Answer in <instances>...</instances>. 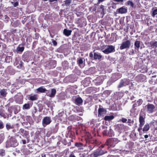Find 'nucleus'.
Segmentation results:
<instances>
[{"label": "nucleus", "instance_id": "nucleus-1", "mask_svg": "<svg viewBox=\"0 0 157 157\" xmlns=\"http://www.w3.org/2000/svg\"><path fill=\"white\" fill-rule=\"evenodd\" d=\"M84 138L86 141L85 145L88 147V150L89 151L92 150L96 145L100 143L99 140L93 138L88 132L85 133Z\"/></svg>", "mask_w": 157, "mask_h": 157}, {"label": "nucleus", "instance_id": "nucleus-2", "mask_svg": "<svg viewBox=\"0 0 157 157\" xmlns=\"http://www.w3.org/2000/svg\"><path fill=\"white\" fill-rule=\"evenodd\" d=\"M107 111L106 109L104 108L101 105H99V107L98 109V117H99L103 118H114L117 116L116 113H110L107 114Z\"/></svg>", "mask_w": 157, "mask_h": 157}, {"label": "nucleus", "instance_id": "nucleus-3", "mask_svg": "<svg viewBox=\"0 0 157 157\" xmlns=\"http://www.w3.org/2000/svg\"><path fill=\"white\" fill-rule=\"evenodd\" d=\"M101 128L103 129L102 134L103 136L110 137L114 136V132L110 127L109 128H108L107 127L103 125Z\"/></svg>", "mask_w": 157, "mask_h": 157}, {"label": "nucleus", "instance_id": "nucleus-4", "mask_svg": "<svg viewBox=\"0 0 157 157\" xmlns=\"http://www.w3.org/2000/svg\"><path fill=\"white\" fill-rule=\"evenodd\" d=\"M119 142V140L116 138H110L107 139L105 144L107 146H109L111 147H113Z\"/></svg>", "mask_w": 157, "mask_h": 157}, {"label": "nucleus", "instance_id": "nucleus-5", "mask_svg": "<svg viewBox=\"0 0 157 157\" xmlns=\"http://www.w3.org/2000/svg\"><path fill=\"white\" fill-rule=\"evenodd\" d=\"M132 102H134V103L133 105L132 108L130 110V114L131 115H133V113H134V111L136 110V109L135 108L141 105L143 102V101L142 99H139L137 101H133Z\"/></svg>", "mask_w": 157, "mask_h": 157}, {"label": "nucleus", "instance_id": "nucleus-6", "mask_svg": "<svg viewBox=\"0 0 157 157\" xmlns=\"http://www.w3.org/2000/svg\"><path fill=\"white\" fill-rule=\"evenodd\" d=\"M7 144L12 147L17 146L18 143L15 137H11L7 141Z\"/></svg>", "mask_w": 157, "mask_h": 157}, {"label": "nucleus", "instance_id": "nucleus-7", "mask_svg": "<svg viewBox=\"0 0 157 157\" xmlns=\"http://www.w3.org/2000/svg\"><path fill=\"white\" fill-rule=\"evenodd\" d=\"M131 45V42L129 40H127L123 42L120 47L121 50L125 48H128Z\"/></svg>", "mask_w": 157, "mask_h": 157}, {"label": "nucleus", "instance_id": "nucleus-8", "mask_svg": "<svg viewBox=\"0 0 157 157\" xmlns=\"http://www.w3.org/2000/svg\"><path fill=\"white\" fill-rule=\"evenodd\" d=\"M106 152H107V151H106L105 152L103 151L100 149H97L93 154L90 155V156L91 157H98L99 156H100L104 154Z\"/></svg>", "mask_w": 157, "mask_h": 157}, {"label": "nucleus", "instance_id": "nucleus-9", "mask_svg": "<svg viewBox=\"0 0 157 157\" xmlns=\"http://www.w3.org/2000/svg\"><path fill=\"white\" fill-rule=\"evenodd\" d=\"M104 78L102 76L98 77L95 79L93 80V82L95 85L96 86L101 85L103 82Z\"/></svg>", "mask_w": 157, "mask_h": 157}, {"label": "nucleus", "instance_id": "nucleus-10", "mask_svg": "<svg viewBox=\"0 0 157 157\" xmlns=\"http://www.w3.org/2000/svg\"><path fill=\"white\" fill-rule=\"evenodd\" d=\"M19 132L23 136H25V138L27 139L28 143H29V132L25 130L23 128H21L19 130Z\"/></svg>", "mask_w": 157, "mask_h": 157}, {"label": "nucleus", "instance_id": "nucleus-11", "mask_svg": "<svg viewBox=\"0 0 157 157\" xmlns=\"http://www.w3.org/2000/svg\"><path fill=\"white\" fill-rule=\"evenodd\" d=\"M107 48L103 51V52L105 54H108L115 51V47L112 45L108 46Z\"/></svg>", "mask_w": 157, "mask_h": 157}, {"label": "nucleus", "instance_id": "nucleus-12", "mask_svg": "<svg viewBox=\"0 0 157 157\" xmlns=\"http://www.w3.org/2000/svg\"><path fill=\"white\" fill-rule=\"evenodd\" d=\"M0 115L4 118H9L11 116L10 113L9 111L6 112L3 110H0Z\"/></svg>", "mask_w": 157, "mask_h": 157}, {"label": "nucleus", "instance_id": "nucleus-13", "mask_svg": "<svg viewBox=\"0 0 157 157\" xmlns=\"http://www.w3.org/2000/svg\"><path fill=\"white\" fill-rule=\"evenodd\" d=\"M97 89L94 87H90L87 88L86 91L87 94H94L97 92Z\"/></svg>", "mask_w": 157, "mask_h": 157}, {"label": "nucleus", "instance_id": "nucleus-14", "mask_svg": "<svg viewBox=\"0 0 157 157\" xmlns=\"http://www.w3.org/2000/svg\"><path fill=\"white\" fill-rule=\"evenodd\" d=\"M129 84V82L127 79L122 80L120 82L118 87L121 88L124 86L128 85Z\"/></svg>", "mask_w": 157, "mask_h": 157}, {"label": "nucleus", "instance_id": "nucleus-15", "mask_svg": "<svg viewBox=\"0 0 157 157\" xmlns=\"http://www.w3.org/2000/svg\"><path fill=\"white\" fill-rule=\"evenodd\" d=\"M147 110L149 113H153L155 108V107L153 104L148 103L146 106Z\"/></svg>", "mask_w": 157, "mask_h": 157}, {"label": "nucleus", "instance_id": "nucleus-16", "mask_svg": "<svg viewBox=\"0 0 157 157\" xmlns=\"http://www.w3.org/2000/svg\"><path fill=\"white\" fill-rule=\"evenodd\" d=\"M124 128V126L123 124H118L115 126V129L120 133L122 132V131Z\"/></svg>", "mask_w": 157, "mask_h": 157}, {"label": "nucleus", "instance_id": "nucleus-17", "mask_svg": "<svg viewBox=\"0 0 157 157\" xmlns=\"http://www.w3.org/2000/svg\"><path fill=\"white\" fill-rule=\"evenodd\" d=\"M105 6L102 5H101L98 8V11L100 13L102 16H103L105 14Z\"/></svg>", "mask_w": 157, "mask_h": 157}, {"label": "nucleus", "instance_id": "nucleus-18", "mask_svg": "<svg viewBox=\"0 0 157 157\" xmlns=\"http://www.w3.org/2000/svg\"><path fill=\"white\" fill-rule=\"evenodd\" d=\"M102 58H103L102 56L98 52H95L94 53V59L95 60H101Z\"/></svg>", "mask_w": 157, "mask_h": 157}, {"label": "nucleus", "instance_id": "nucleus-19", "mask_svg": "<svg viewBox=\"0 0 157 157\" xmlns=\"http://www.w3.org/2000/svg\"><path fill=\"white\" fill-rule=\"evenodd\" d=\"M51 122L50 118H43L42 121V124L44 127H45L49 124Z\"/></svg>", "mask_w": 157, "mask_h": 157}, {"label": "nucleus", "instance_id": "nucleus-20", "mask_svg": "<svg viewBox=\"0 0 157 157\" xmlns=\"http://www.w3.org/2000/svg\"><path fill=\"white\" fill-rule=\"evenodd\" d=\"M127 9L125 7H122L117 10V11L119 13L123 14L127 12Z\"/></svg>", "mask_w": 157, "mask_h": 157}, {"label": "nucleus", "instance_id": "nucleus-21", "mask_svg": "<svg viewBox=\"0 0 157 157\" xmlns=\"http://www.w3.org/2000/svg\"><path fill=\"white\" fill-rule=\"evenodd\" d=\"M28 98L29 100L32 101L36 100L38 99V96L37 94H30L29 95Z\"/></svg>", "mask_w": 157, "mask_h": 157}, {"label": "nucleus", "instance_id": "nucleus-22", "mask_svg": "<svg viewBox=\"0 0 157 157\" xmlns=\"http://www.w3.org/2000/svg\"><path fill=\"white\" fill-rule=\"evenodd\" d=\"M137 77L139 80L140 82H143L146 79V76L143 74H140L138 75Z\"/></svg>", "mask_w": 157, "mask_h": 157}, {"label": "nucleus", "instance_id": "nucleus-23", "mask_svg": "<svg viewBox=\"0 0 157 157\" xmlns=\"http://www.w3.org/2000/svg\"><path fill=\"white\" fill-rule=\"evenodd\" d=\"M21 44H19L18 46L16 48V51L17 53L19 54H21L24 51L25 49V47H21Z\"/></svg>", "mask_w": 157, "mask_h": 157}, {"label": "nucleus", "instance_id": "nucleus-24", "mask_svg": "<svg viewBox=\"0 0 157 157\" xmlns=\"http://www.w3.org/2000/svg\"><path fill=\"white\" fill-rule=\"evenodd\" d=\"M83 100L82 98L80 97L76 98L75 100V103L78 105H80L82 103Z\"/></svg>", "mask_w": 157, "mask_h": 157}, {"label": "nucleus", "instance_id": "nucleus-25", "mask_svg": "<svg viewBox=\"0 0 157 157\" xmlns=\"http://www.w3.org/2000/svg\"><path fill=\"white\" fill-rule=\"evenodd\" d=\"M36 90L37 92L40 93H44L47 91V90L44 87V86H42L39 87L38 88L36 89Z\"/></svg>", "mask_w": 157, "mask_h": 157}, {"label": "nucleus", "instance_id": "nucleus-26", "mask_svg": "<svg viewBox=\"0 0 157 157\" xmlns=\"http://www.w3.org/2000/svg\"><path fill=\"white\" fill-rule=\"evenodd\" d=\"M33 104V103H25L23 106V109H29L32 107Z\"/></svg>", "mask_w": 157, "mask_h": 157}, {"label": "nucleus", "instance_id": "nucleus-27", "mask_svg": "<svg viewBox=\"0 0 157 157\" xmlns=\"http://www.w3.org/2000/svg\"><path fill=\"white\" fill-rule=\"evenodd\" d=\"M67 136H69V137L72 139H75V133L71 130L68 131L67 133Z\"/></svg>", "mask_w": 157, "mask_h": 157}, {"label": "nucleus", "instance_id": "nucleus-28", "mask_svg": "<svg viewBox=\"0 0 157 157\" xmlns=\"http://www.w3.org/2000/svg\"><path fill=\"white\" fill-rule=\"evenodd\" d=\"M72 31L67 29H64L63 32L64 34L67 36H68L71 35Z\"/></svg>", "mask_w": 157, "mask_h": 157}, {"label": "nucleus", "instance_id": "nucleus-29", "mask_svg": "<svg viewBox=\"0 0 157 157\" xmlns=\"http://www.w3.org/2000/svg\"><path fill=\"white\" fill-rule=\"evenodd\" d=\"M91 132L94 136H100L98 134L97 130L96 128H94L93 129L91 130Z\"/></svg>", "mask_w": 157, "mask_h": 157}, {"label": "nucleus", "instance_id": "nucleus-30", "mask_svg": "<svg viewBox=\"0 0 157 157\" xmlns=\"http://www.w3.org/2000/svg\"><path fill=\"white\" fill-rule=\"evenodd\" d=\"M150 128V125L149 124H147L144 127V128L143 129V132L145 133Z\"/></svg>", "mask_w": 157, "mask_h": 157}, {"label": "nucleus", "instance_id": "nucleus-31", "mask_svg": "<svg viewBox=\"0 0 157 157\" xmlns=\"http://www.w3.org/2000/svg\"><path fill=\"white\" fill-rule=\"evenodd\" d=\"M7 94V93L5 89H2L0 90V94L2 97H6Z\"/></svg>", "mask_w": 157, "mask_h": 157}, {"label": "nucleus", "instance_id": "nucleus-32", "mask_svg": "<svg viewBox=\"0 0 157 157\" xmlns=\"http://www.w3.org/2000/svg\"><path fill=\"white\" fill-rule=\"evenodd\" d=\"M62 66L64 68L67 69L69 67V63L67 61H64L62 63Z\"/></svg>", "mask_w": 157, "mask_h": 157}, {"label": "nucleus", "instance_id": "nucleus-33", "mask_svg": "<svg viewBox=\"0 0 157 157\" xmlns=\"http://www.w3.org/2000/svg\"><path fill=\"white\" fill-rule=\"evenodd\" d=\"M97 7L96 6L94 5L90 7V10L93 13H96V12Z\"/></svg>", "mask_w": 157, "mask_h": 157}, {"label": "nucleus", "instance_id": "nucleus-34", "mask_svg": "<svg viewBox=\"0 0 157 157\" xmlns=\"http://www.w3.org/2000/svg\"><path fill=\"white\" fill-rule=\"evenodd\" d=\"M77 63L79 66L80 67H82L81 65L83 64V60L81 58L78 59Z\"/></svg>", "mask_w": 157, "mask_h": 157}, {"label": "nucleus", "instance_id": "nucleus-35", "mask_svg": "<svg viewBox=\"0 0 157 157\" xmlns=\"http://www.w3.org/2000/svg\"><path fill=\"white\" fill-rule=\"evenodd\" d=\"M144 118H139L140 127H142L145 124Z\"/></svg>", "mask_w": 157, "mask_h": 157}, {"label": "nucleus", "instance_id": "nucleus-36", "mask_svg": "<svg viewBox=\"0 0 157 157\" xmlns=\"http://www.w3.org/2000/svg\"><path fill=\"white\" fill-rule=\"evenodd\" d=\"M140 41L138 40H136L135 42L134 45L136 49H139L140 47Z\"/></svg>", "mask_w": 157, "mask_h": 157}, {"label": "nucleus", "instance_id": "nucleus-37", "mask_svg": "<svg viewBox=\"0 0 157 157\" xmlns=\"http://www.w3.org/2000/svg\"><path fill=\"white\" fill-rule=\"evenodd\" d=\"M56 93V90L55 89H52L51 90V93L50 96L51 97H54Z\"/></svg>", "mask_w": 157, "mask_h": 157}, {"label": "nucleus", "instance_id": "nucleus-38", "mask_svg": "<svg viewBox=\"0 0 157 157\" xmlns=\"http://www.w3.org/2000/svg\"><path fill=\"white\" fill-rule=\"evenodd\" d=\"M49 64L50 65L52 64L53 66L52 67V68H54L56 66V60H52L50 62V63H49Z\"/></svg>", "mask_w": 157, "mask_h": 157}, {"label": "nucleus", "instance_id": "nucleus-39", "mask_svg": "<svg viewBox=\"0 0 157 157\" xmlns=\"http://www.w3.org/2000/svg\"><path fill=\"white\" fill-rule=\"evenodd\" d=\"M151 14L153 17H154L157 14V9L153 10L151 12Z\"/></svg>", "mask_w": 157, "mask_h": 157}, {"label": "nucleus", "instance_id": "nucleus-40", "mask_svg": "<svg viewBox=\"0 0 157 157\" xmlns=\"http://www.w3.org/2000/svg\"><path fill=\"white\" fill-rule=\"evenodd\" d=\"M71 0H66L64 1V3L63 5L66 6H68L70 4L71 2Z\"/></svg>", "mask_w": 157, "mask_h": 157}, {"label": "nucleus", "instance_id": "nucleus-41", "mask_svg": "<svg viewBox=\"0 0 157 157\" xmlns=\"http://www.w3.org/2000/svg\"><path fill=\"white\" fill-rule=\"evenodd\" d=\"M83 145V144L80 142H76L75 144V146L78 147H82Z\"/></svg>", "mask_w": 157, "mask_h": 157}, {"label": "nucleus", "instance_id": "nucleus-42", "mask_svg": "<svg viewBox=\"0 0 157 157\" xmlns=\"http://www.w3.org/2000/svg\"><path fill=\"white\" fill-rule=\"evenodd\" d=\"M65 116V114L64 111H62L58 113V117H64Z\"/></svg>", "mask_w": 157, "mask_h": 157}, {"label": "nucleus", "instance_id": "nucleus-43", "mask_svg": "<svg viewBox=\"0 0 157 157\" xmlns=\"http://www.w3.org/2000/svg\"><path fill=\"white\" fill-rule=\"evenodd\" d=\"M127 5H130L132 8L134 7V4L133 2L131 1H128L127 2Z\"/></svg>", "mask_w": 157, "mask_h": 157}, {"label": "nucleus", "instance_id": "nucleus-44", "mask_svg": "<svg viewBox=\"0 0 157 157\" xmlns=\"http://www.w3.org/2000/svg\"><path fill=\"white\" fill-rule=\"evenodd\" d=\"M151 47L153 48H155L157 47V41L153 42L151 44Z\"/></svg>", "mask_w": 157, "mask_h": 157}, {"label": "nucleus", "instance_id": "nucleus-45", "mask_svg": "<svg viewBox=\"0 0 157 157\" xmlns=\"http://www.w3.org/2000/svg\"><path fill=\"white\" fill-rule=\"evenodd\" d=\"M6 127L8 130L13 128V125H11L10 124H6Z\"/></svg>", "mask_w": 157, "mask_h": 157}, {"label": "nucleus", "instance_id": "nucleus-46", "mask_svg": "<svg viewBox=\"0 0 157 157\" xmlns=\"http://www.w3.org/2000/svg\"><path fill=\"white\" fill-rule=\"evenodd\" d=\"M29 56V53L27 52H25L24 53L22 56L23 58L25 59L28 58Z\"/></svg>", "mask_w": 157, "mask_h": 157}, {"label": "nucleus", "instance_id": "nucleus-47", "mask_svg": "<svg viewBox=\"0 0 157 157\" xmlns=\"http://www.w3.org/2000/svg\"><path fill=\"white\" fill-rule=\"evenodd\" d=\"M5 155V150L3 149L0 150V156H3Z\"/></svg>", "mask_w": 157, "mask_h": 157}, {"label": "nucleus", "instance_id": "nucleus-48", "mask_svg": "<svg viewBox=\"0 0 157 157\" xmlns=\"http://www.w3.org/2000/svg\"><path fill=\"white\" fill-rule=\"evenodd\" d=\"M110 93L111 92L109 90H105L103 92L104 94H105V95H106V96H107L109 95L110 94Z\"/></svg>", "mask_w": 157, "mask_h": 157}, {"label": "nucleus", "instance_id": "nucleus-49", "mask_svg": "<svg viewBox=\"0 0 157 157\" xmlns=\"http://www.w3.org/2000/svg\"><path fill=\"white\" fill-rule=\"evenodd\" d=\"M4 135L3 134H0V142H1V143H2L4 139Z\"/></svg>", "mask_w": 157, "mask_h": 157}, {"label": "nucleus", "instance_id": "nucleus-50", "mask_svg": "<svg viewBox=\"0 0 157 157\" xmlns=\"http://www.w3.org/2000/svg\"><path fill=\"white\" fill-rule=\"evenodd\" d=\"M90 79L89 78H86L84 81V83H86L87 82V84H89L90 83V81H89Z\"/></svg>", "mask_w": 157, "mask_h": 157}, {"label": "nucleus", "instance_id": "nucleus-51", "mask_svg": "<svg viewBox=\"0 0 157 157\" xmlns=\"http://www.w3.org/2000/svg\"><path fill=\"white\" fill-rule=\"evenodd\" d=\"M11 3L13 4V6L14 7H16L18 6L19 5V3L17 2H16L15 3H14L13 2H11Z\"/></svg>", "mask_w": 157, "mask_h": 157}, {"label": "nucleus", "instance_id": "nucleus-52", "mask_svg": "<svg viewBox=\"0 0 157 157\" xmlns=\"http://www.w3.org/2000/svg\"><path fill=\"white\" fill-rule=\"evenodd\" d=\"M23 62L22 61H21L20 63L19 64V65L17 67H18L19 68H21L23 67Z\"/></svg>", "mask_w": 157, "mask_h": 157}, {"label": "nucleus", "instance_id": "nucleus-53", "mask_svg": "<svg viewBox=\"0 0 157 157\" xmlns=\"http://www.w3.org/2000/svg\"><path fill=\"white\" fill-rule=\"evenodd\" d=\"M134 122V121L133 120H131L130 119H128V121H127V123H129V124H133Z\"/></svg>", "mask_w": 157, "mask_h": 157}, {"label": "nucleus", "instance_id": "nucleus-54", "mask_svg": "<svg viewBox=\"0 0 157 157\" xmlns=\"http://www.w3.org/2000/svg\"><path fill=\"white\" fill-rule=\"evenodd\" d=\"M3 128V123L2 122L0 121V129L2 128Z\"/></svg>", "mask_w": 157, "mask_h": 157}, {"label": "nucleus", "instance_id": "nucleus-55", "mask_svg": "<svg viewBox=\"0 0 157 157\" xmlns=\"http://www.w3.org/2000/svg\"><path fill=\"white\" fill-rule=\"evenodd\" d=\"M22 142V144H25L26 143V141L25 140H21V141L20 142V143H21Z\"/></svg>", "mask_w": 157, "mask_h": 157}, {"label": "nucleus", "instance_id": "nucleus-56", "mask_svg": "<svg viewBox=\"0 0 157 157\" xmlns=\"http://www.w3.org/2000/svg\"><path fill=\"white\" fill-rule=\"evenodd\" d=\"M142 127H139V128H138V130L139 131V132L140 134H142V133H141V132H140V131H141V130H142Z\"/></svg>", "mask_w": 157, "mask_h": 157}, {"label": "nucleus", "instance_id": "nucleus-57", "mask_svg": "<svg viewBox=\"0 0 157 157\" xmlns=\"http://www.w3.org/2000/svg\"><path fill=\"white\" fill-rule=\"evenodd\" d=\"M89 57L90 58H93L94 57V54L92 52H91L89 54Z\"/></svg>", "mask_w": 157, "mask_h": 157}, {"label": "nucleus", "instance_id": "nucleus-58", "mask_svg": "<svg viewBox=\"0 0 157 157\" xmlns=\"http://www.w3.org/2000/svg\"><path fill=\"white\" fill-rule=\"evenodd\" d=\"M121 121L125 123L127 121V120L126 118H122V119L121 120Z\"/></svg>", "mask_w": 157, "mask_h": 157}, {"label": "nucleus", "instance_id": "nucleus-59", "mask_svg": "<svg viewBox=\"0 0 157 157\" xmlns=\"http://www.w3.org/2000/svg\"><path fill=\"white\" fill-rule=\"evenodd\" d=\"M52 43L55 46H56L57 44V42L55 41L54 40H53L52 41Z\"/></svg>", "mask_w": 157, "mask_h": 157}, {"label": "nucleus", "instance_id": "nucleus-60", "mask_svg": "<svg viewBox=\"0 0 157 157\" xmlns=\"http://www.w3.org/2000/svg\"><path fill=\"white\" fill-rule=\"evenodd\" d=\"M113 118H104L105 121H110L112 120Z\"/></svg>", "mask_w": 157, "mask_h": 157}, {"label": "nucleus", "instance_id": "nucleus-61", "mask_svg": "<svg viewBox=\"0 0 157 157\" xmlns=\"http://www.w3.org/2000/svg\"><path fill=\"white\" fill-rule=\"evenodd\" d=\"M2 47L3 48L6 49L7 47V46L5 44H2Z\"/></svg>", "mask_w": 157, "mask_h": 157}, {"label": "nucleus", "instance_id": "nucleus-62", "mask_svg": "<svg viewBox=\"0 0 157 157\" xmlns=\"http://www.w3.org/2000/svg\"><path fill=\"white\" fill-rule=\"evenodd\" d=\"M95 123L94 122V119L92 120V121L90 122V124L94 125V124Z\"/></svg>", "mask_w": 157, "mask_h": 157}, {"label": "nucleus", "instance_id": "nucleus-63", "mask_svg": "<svg viewBox=\"0 0 157 157\" xmlns=\"http://www.w3.org/2000/svg\"><path fill=\"white\" fill-rule=\"evenodd\" d=\"M135 98V97L134 96H132L131 97L130 99L131 100H134Z\"/></svg>", "mask_w": 157, "mask_h": 157}, {"label": "nucleus", "instance_id": "nucleus-64", "mask_svg": "<svg viewBox=\"0 0 157 157\" xmlns=\"http://www.w3.org/2000/svg\"><path fill=\"white\" fill-rule=\"evenodd\" d=\"M69 157H76L75 155L73 154H71L70 156H69Z\"/></svg>", "mask_w": 157, "mask_h": 157}]
</instances>
